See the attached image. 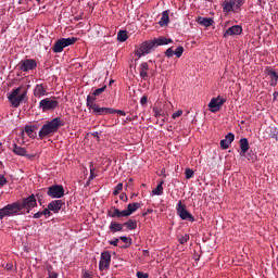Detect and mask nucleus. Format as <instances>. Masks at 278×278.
Here are the masks:
<instances>
[{"label": "nucleus", "mask_w": 278, "mask_h": 278, "mask_svg": "<svg viewBox=\"0 0 278 278\" xmlns=\"http://www.w3.org/2000/svg\"><path fill=\"white\" fill-rule=\"evenodd\" d=\"M37 204L36 194H28V198H24L22 203H8L7 206L0 208V219H4V216H16L21 214L23 208H26L27 213L29 214L30 208H35Z\"/></svg>", "instance_id": "f257e3e1"}, {"label": "nucleus", "mask_w": 278, "mask_h": 278, "mask_svg": "<svg viewBox=\"0 0 278 278\" xmlns=\"http://www.w3.org/2000/svg\"><path fill=\"white\" fill-rule=\"evenodd\" d=\"M163 45H173V39H167L166 36H160L159 39L142 41V43L136 50V55L143 58V55H149L154 47H161Z\"/></svg>", "instance_id": "f03ea898"}, {"label": "nucleus", "mask_w": 278, "mask_h": 278, "mask_svg": "<svg viewBox=\"0 0 278 278\" xmlns=\"http://www.w3.org/2000/svg\"><path fill=\"white\" fill-rule=\"evenodd\" d=\"M61 126H65V121L61 117L47 121V124H43L39 130V137L43 138L48 137V135H53V132L59 131Z\"/></svg>", "instance_id": "7ed1b4c3"}, {"label": "nucleus", "mask_w": 278, "mask_h": 278, "mask_svg": "<svg viewBox=\"0 0 278 278\" xmlns=\"http://www.w3.org/2000/svg\"><path fill=\"white\" fill-rule=\"evenodd\" d=\"M22 86L13 88L10 93H8V99L11 102L12 108H20L22 101L27 99V91L21 93Z\"/></svg>", "instance_id": "20e7f679"}, {"label": "nucleus", "mask_w": 278, "mask_h": 278, "mask_svg": "<svg viewBox=\"0 0 278 278\" xmlns=\"http://www.w3.org/2000/svg\"><path fill=\"white\" fill-rule=\"evenodd\" d=\"M86 104L88 110H92L93 115H108V108H100L99 104H97L96 91L88 94Z\"/></svg>", "instance_id": "39448f33"}, {"label": "nucleus", "mask_w": 278, "mask_h": 278, "mask_svg": "<svg viewBox=\"0 0 278 278\" xmlns=\"http://www.w3.org/2000/svg\"><path fill=\"white\" fill-rule=\"evenodd\" d=\"M77 41L76 36H70L67 39H58L55 45H53L52 50L53 52H63L65 47H70L71 45H75Z\"/></svg>", "instance_id": "423d86ee"}, {"label": "nucleus", "mask_w": 278, "mask_h": 278, "mask_svg": "<svg viewBox=\"0 0 278 278\" xmlns=\"http://www.w3.org/2000/svg\"><path fill=\"white\" fill-rule=\"evenodd\" d=\"M176 212L178 216H180V219H188L189 222H195V217H193V214L188 211L185 203H182V200H179L176 206Z\"/></svg>", "instance_id": "0eeeda50"}, {"label": "nucleus", "mask_w": 278, "mask_h": 278, "mask_svg": "<svg viewBox=\"0 0 278 278\" xmlns=\"http://www.w3.org/2000/svg\"><path fill=\"white\" fill-rule=\"evenodd\" d=\"M245 0H224L223 10L225 14H229L230 11H238L242 8Z\"/></svg>", "instance_id": "6e6552de"}, {"label": "nucleus", "mask_w": 278, "mask_h": 278, "mask_svg": "<svg viewBox=\"0 0 278 278\" xmlns=\"http://www.w3.org/2000/svg\"><path fill=\"white\" fill-rule=\"evenodd\" d=\"M47 193L49 194V198L62 200V198H64L65 194V189L62 186V184H53L52 187H48Z\"/></svg>", "instance_id": "1a4fd4ad"}, {"label": "nucleus", "mask_w": 278, "mask_h": 278, "mask_svg": "<svg viewBox=\"0 0 278 278\" xmlns=\"http://www.w3.org/2000/svg\"><path fill=\"white\" fill-rule=\"evenodd\" d=\"M59 102L58 99H50L48 98V93L46 96L45 99H41V101L39 102V109L47 111V110H55L56 108H59Z\"/></svg>", "instance_id": "9d476101"}, {"label": "nucleus", "mask_w": 278, "mask_h": 278, "mask_svg": "<svg viewBox=\"0 0 278 278\" xmlns=\"http://www.w3.org/2000/svg\"><path fill=\"white\" fill-rule=\"evenodd\" d=\"M37 66L38 61H36L35 58H26L24 61H20L21 72H33Z\"/></svg>", "instance_id": "9b49d317"}, {"label": "nucleus", "mask_w": 278, "mask_h": 278, "mask_svg": "<svg viewBox=\"0 0 278 278\" xmlns=\"http://www.w3.org/2000/svg\"><path fill=\"white\" fill-rule=\"evenodd\" d=\"M112 261V254L109 250L101 252L99 268L100 271H105V269L110 268Z\"/></svg>", "instance_id": "f8f14e48"}, {"label": "nucleus", "mask_w": 278, "mask_h": 278, "mask_svg": "<svg viewBox=\"0 0 278 278\" xmlns=\"http://www.w3.org/2000/svg\"><path fill=\"white\" fill-rule=\"evenodd\" d=\"M225 101H227V99H225L224 97H213V99H211V102L208 103V109L211 110V112H218L219 110H222Z\"/></svg>", "instance_id": "ddd939ff"}, {"label": "nucleus", "mask_w": 278, "mask_h": 278, "mask_svg": "<svg viewBox=\"0 0 278 278\" xmlns=\"http://www.w3.org/2000/svg\"><path fill=\"white\" fill-rule=\"evenodd\" d=\"M184 52H185V47L182 46L176 47V50H173V47H168L165 52V55L167 58H173V55H176V58H181L184 55Z\"/></svg>", "instance_id": "4468645a"}, {"label": "nucleus", "mask_w": 278, "mask_h": 278, "mask_svg": "<svg viewBox=\"0 0 278 278\" xmlns=\"http://www.w3.org/2000/svg\"><path fill=\"white\" fill-rule=\"evenodd\" d=\"M48 88L47 86H43V83H38L37 86L34 88V96L37 97V99L42 100V96H47Z\"/></svg>", "instance_id": "2eb2a0df"}, {"label": "nucleus", "mask_w": 278, "mask_h": 278, "mask_svg": "<svg viewBox=\"0 0 278 278\" xmlns=\"http://www.w3.org/2000/svg\"><path fill=\"white\" fill-rule=\"evenodd\" d=\"M242 30V25H231L230 28L225 30L224 38H227L228 36H240Z\"/></svg>", "instance_id": "dca6fc26"}, {"label": "nucleus", "mask_w": 278, "mask_h": 278, "mask_svg": "<svg viewBox=\"0 0 278 278\" xmlns=\"http://www.w3.org/2000/svg\"><path fill=\"white\" fill-rule=\"evenodd\" d=\"M63 205H65L64 200H56L55 198H53V200H51V203H49L50 212L53 211V214H59Z\"/></svg>", "instance_id": "f3484780"}, {"label": "nucleus", "mask_w": 278, "mask_h": 278, "mask_svg": "<svg viewBox=\"0 0 278 278\" xmlns=\"http://www.w3.org/2000/svg\"><path fill=\"white\" fill-rule=\"evenodd\" d=\"M140 207V203H128L127 208L123 211V216H130L131 214H134L135 211H138V208Z\"/></svg>", "instance_id": "a211bd4d"}, {"label": "nucleus", "mask_w": 278, "mask_h": 278, "mask_svg": "<svg viewBox=\"0 0 278 278\" xmlns=\"http://www.w3.org/2000/svg\"><path fill=\"white\" fill-rule=\"evenodd\" d=\"M11 151L15 153L17 156H27V150L23 146H17V143H13Z\"/></svg>", "instance_id": "6ab92c4d"}, {"label": "nucleus", "mask_w": 278, "mask_h": 278, "mask_svg": "<svg viewBox=\"0 0 278 278\" xmlns=\"http://www.w3.org/2000/svg\"><path fill=\"white\" fill-rule=\"evenodd\" d=\"M108 216H111V218L119 219L121 216H124V211H121V208H116V206H112V208L108 210Z\"/></svg>", "instance_id": "aec40b11"}, {"label": "nucleus", "mask_w": 278, "mask_h": 278, "mask_svg": "<svg viewBox=\"0 0 278 278\" xmlns=\"http://www.w3.org/2000/svg\"><path fill=\"white\" fill-rule=\"evenodd\" d=\"M139 74H140V77H142L143 79L149 77V63L147 62L140 63Z\"/></svg>", "instance_id": "412c9836"}, {"label": "nucleus", "mask_w": 278, "mask_h": 278, "mask_svg": "<svg viewBox=\"0 0 278 278\" xmlns=\"http://www.w3.org/2000/svg\"><path fill=\"white\" fill-rule=\"evenodd\" d=\"M37 126L26 125L24 129H22V135H28V137H35Z\"/></svg>", "instance_id": "4be33fe9"}, {"label": "nucleus", "mask_w": 278, "mask_h": 278, "mask_svg": "<svg viewBox=\"0 0 278 278\" xmlns=\"http://www.w3.org/2000/svg\"><path fill=\"white\" fill-rule=\"evenodd\" d=\"M240 148H241V153L244 155V153H247L250 149V143L248 140V137H241L240 140Z\"/></svg>", "instance_id": "5701e85b"}, {"label": "nucleus", "mask_w": 278, "mask_h": 278, "mask_svg": "<svg viewBox=\"0 0 278 278\" xmlns=\"http://www.w3.org/2000/svg\"><path fill=\"white\" fill-rule=\"evenodd\" d=\"M266 132L268 137L274 138V140L278 141V126H268V129H266Z\"/></svg>", "instance_id": "b1692460"}, {"label": "nucleus", "mask_w": 278, "mask_h": 278, "mask_svg": "<svg viewBox=\"0 0 278 278\" xmlns=\"http://www.w3.org/2000/svg\"><path fill=\"white\" fill-rule=\"evenodd\" d=\"M199 25H204L205 27H210L211 25H214L213 17H199L198 18Z\"/></svg>", "instance_id": "393cba45"}, {"label": "nucleus", "mask_w": 278, "mask_h": 278, "mask_svg": "<svg viewBox=\"0 0 278 278\" xmlns=\"http://www.w3.org/2000/svg\"><path fill=\"white\" fill-rule=\"evenodd\" d=\"M169 24V11H162V17L160 20V25L165 26Z\"/></svg>", "instance_id": "a878e982"}, {"label": "nucleus", "mask_w": 278, "mask_h": 278, "mask_svg": "<svg viewBox=\"0 0 278 278\" xmlns=\"http://www.w3.org/2000/svg\"><path fill=\"white\" fill-rule=\"evenodd\" d=\"M109 228H110V230H112V232H119V231L124 230V224L123 223H111Z\"/></svg>", "instance_id": "bb28decb"}, {"label": "nucleus", "mask_w": 278, "mask_h": 278, "mask_svg": "<svg viewBox=\"0 0 278 278\" xmlns=\"http://www.w3.org/2000/svg\"><path fill=\"white\" fill-rule=\"evenodd\" d=\"M46 268H47V271H48V277H46V278H58L59 277L58 271H54V268L51 265V263H47Z\"/></svg>", "instance_id": "cd10ccee"}, {"label": "nucleus", "mask_w": 278, "mask_h": 278, "mask_svg": "<svg viewBox=\"0 0 278 278\" xmlns=\"http://www.w3.org/2000/svg\"><path fill=\"white\" fill-rule=\"evenodd\" d=\"M267 74L270 77V85H277V83H278V74H277V72L273 71V68H269Z\"/></svg>", "instance_id": "c85d7f7f"}, {"label": "nucleus", "mask_w": 278, "mask_h": 278, "mask_svg": "<svg viewBox=\"0 0 278 278\" xmlns=\"http://www.w3.org/2000/svg\"><path fill=\"white\" fill-rule=\"evenodd\" d=\"M124 225L128 227V230H136L138 227L137 219H128Z\"/></svg>", "instance_id": "c756f323"}, {"label": "nucleus", "mask_w": 278, "mask_h": 278, "mask_svg": "<svg viewBox=\"0 0 278 278\" xmlns=\"http://www.w3.org/2000/svg\"><path fill=\"white\" fill-rule=\"evenodd\" d=\"M164 180L160 181L155 189H152V194H163L164 192Z\"/></svg>", "instance_id": "7c9ffc66"}, {"label": "nucleus", "mask_w": 278, "mask_h": 278, "mask_svg": "<svg viewBox=\"0 0 278 278\" xmlns=\"http://www.w3.org/2000/svg\"><path fill=\"white\" fill-rule=\"evenodd\" d=\"M127 30H118V34H117V40L118 41H127Z\"/></svg>", "instance_id": "2f4dec72"}, {"label": "nucleus", "mask_w": 278, "mask_h": 278, "mask_svg": "<svg viewBox=\"0 0 278 278\" xmlns=\"http://www.w3.org/2000/svg\"><path fill=\"white\" fill-rule=\"evenodd\" d=\"M106 115H112L114 112H118L119 115H126L125 110H115L114 108H106Z\"/></svg>", "instance_id": "473e14b6"}, {"label": "nucleus", "mask_w": 278, "mask_h": 278, "mask_svg": "<svg viewBox=\"0 0 278 278\" xmlns=\"http://www.w3.org/2000/svg\"><path fill=\"white\" fill-rule=\"evenodd\" d=\"M119 238L122 239V241H124V244H126V247H131L132 239L130 236H119Z\"/></svg>", "instance_id": "72a5a7b5"}, {"label": "nucleus", "mask_w": 278, "mask_h": 278, "mask_svg": "<svg viewBox=\"0 0 278 278\" xmlns=\"http://www.w3.org/2000/svg\"><path fill=\"white\" fill-rule=\"evenodd\" d=\"M235 138H236V135H233V131H228L227 148H229V146H231V142H233Z\"/></svg>", "instance_id": "f704fd0d"}, {"label": "nucleus", "mask_w": 278, "mask_h": 278, "mask_svg": "<svg viewBox=\"0 0 278 278\" xmlns=\"http://www.w3.org/2000/svg\"><path fill=\"white\" fill-rule=\"evenodd\" d=\"M189 233H185V236H180L178 241H179V244H187V242L189 241Z\"/></svg>", "instance_id": "c9c22d12"}, {"label": "nucleus", "mask_w": 278, "mask_h": 278, "mask_svg": "<svg viewBox=\"0 0 278 278\" xmlns=\"http://www.w3.org/2000/svg\"><path fill=\"white\" fill-rule=\"evenodd\" d=\"M185 175L187 179L193 178L194 170L191 167H186Z\"/></svg>", "instance_id": "e433bc0d"}, {"label": "nucleus", "mask_w": 278, "mask_h": 278, "mask_svg": "<svg viewBox=\"0 0 278 278\" xmlns=\"http://www.w3.org/2000/svg\"><path fill=\"white\" fill-rule=\"evenodd\" d=\"M124 187L123 182L116 184V187L114 188L113 194H119V192H122Z\"/></svg>", "instance_id": "4c0bfd02"}, {"label": "nucleus", "mask_w": 278, "mask_h": 278, "mask_svg": "<svg viewBox=\"0 0 278 278\" xmlns=\"http://www.w3.org/2000/svg\"><path fill=\"white\" fill-rule=\"evenodd\" d=\"M108 86H102V88H96V101L97 97L100 96L101 93H104V90L106 89Z\"/></svg>", "instance_id": "58836bf2"}, {"label": "nucleus", "mask_w": 278, "mask_h": 278, "mask_svg": "<svg viewBox=\"0 0 278 278\" xmlns=\"http://www.w3.org/2000/svg\"><path fill=\"white\" fill-rule=\"evenodd\" d=\"M220 148H228V136L226 135L224 140H220Z\"/></svg>", "instance_id": "ea45409f"}, {"label": "nucleus", "mask_w": 278, "mask_h": 278, "mask_svg": "<svg viewBox=\"0 0 278 278\" xmlns=\"http://www.w3.org/2000/svg\"><path fill=\"white\" fill-rule=\"evenodd\" d=\"M5 184H8V178H5L3 174H0V189L1 187H4Z\"/></svg>", "instance_id": "a19ab883"}, {"label": "nucleus", "mask_w": 278, "mask_h": 278, "mask_svg": "<svg viewBox=\"0 0 278 278\" xmlns=\"http://www.w3.org/2000/svg\"><path fill=\"white\" fill-rule=\"evenodd\" d=\"M153 112H154L155 118H161L162 110H160L159 108H153Z\"/></svg>", "instance_id": "79ce46f5"}, {"label": "nucleus", "mask_w": 278, "mask_h": 278, "mask_svg": "<svg viewBox=\"0 0 278 278\" xmlns=\"http://www.w3.org/2000/svg\"><path fill=\"white\" fill-rule=\"evenodd\" d=\"M182 114L184 110H176L175 113H173L172 118H179V116Z\"/></svg>", "instance_id": "37998d69"}, {"label": "nucleus", "mask_w": 278, "mask_h": 278, "mask_svg": "<svg viewBox=\"0 0 278 278\" xmlns=\"http://www.w3.org/2000/svg\"><path fill=\"white\" fill-rule=\"evenodd\" d=\"M42 215L43 216H51L50 203H48V208H43Z\"/></svg>", "instance_id": "c03bdc74"}, {"label": "nucleus", "mask_w": 278, "mask_h": 278, "mask_svg": "<svg viewBox=\"0 0 278 278\" xmlns=\"http://www.w3.org/2000/svg\"><path fill=\"white\" fill-rule=\"evenodd\" d=\"M119 200H124L125 203H127V201H128V194H126V192L121 191Z\"/></svg>", "instance_id": "a18cd8bd"}, {"label": "nucleus", "mask_w": 278, "mask_h": 278, "mask_svg": "<svg viewBox=\"0 0 278 278\" xmlns=\"http://www.w3.org/2000/svg\"><path fill=\"white\" fill-rule=\"evenodd\" d=\"M138 278H149V274L144 271H137Z\"/></svg>", "instance_id": "49530a36"}, {"label": "nucleus", "mask_w": 278, "mask_h": 278, "mask_svg": "<svg viewBox=\"0 0 278 278\" xmlns=\"http://www.w3.org/2000/svg\"><path fill=\"white\" fill-rule=\"evenodd\" d=\"M40 216H43V211H37L36 214H34V219H40Z\"/></svg>", "instance_id": "de8ad7c7"}, {"label": "nucleus", "mask_w": 278, "mask_h": 278, "mask_svg": "<svg viewBox=\"0 0 278 278\" xmlns=\"http://www.w3.org/2000/svg\"><path fill=\"white\" fill-rule=\"evenodd\" d=\"M118 242H119V239H112L110 241V244H112L113 247H118Z\"/></svg>", "instance_id": "09e8293b"}, {"label": "nucleus", "mask_w": 278, "mask_h": 278, "mask_svg": "<svg viewBox=\"0 0 278 278\" xmlns=\"http://www.w3.org/2000/svg\"><path fill=\"white\" fill-rule=\"evenodd\" d=\"M148 103V97H141L140 104L144 105Z\"/></svg>", "instance_id": "8fccbe9b"}, {"label": "nucleus", "mask_w": 278, "mask_h": 278, "mask_svg": "<svg viewBox=\"0 0 278 278\" xmlns=\"http://www.w3.org/2000/svg\"><path fill=\"white\" fill-rule=\"evenodd\" d=\"M93 178H96L94 170H90L89 181H93Z\"/></svg>", "instance_id": "3c124183"}, {"label": "nucleus", "mask_w": 278, "mask_h": 278, "mask_svg": "<svg viewBox=\"0 0 278 278\" xmlns=\"http://www.w3.org/2000/svg\"><path fill=\"white\" fill-rule=\"evenodd\" d=\"M153 208H147V211H143V216H147L148 214H152Z\"/></svg>", "instance_id": "603ef678"}, {"label": "nucleus", "mask_w": 278, "mask_h": 278, "mask_svg": "<svg viewBox=\"0 0 278 278\" xmlns=\"http://www.w3.org/2000/svg\"><path fill=\"white\" fill-rule=\"evenodd\" d=\"M83 277L85 278H91V274H89V271H83Z\"/></svg>", "instance_id": "864d4df0"}, {"label": "nucleus", "mask_w": 278, "mask_h": 278, "mask_svg": "<svg viewBox=\"0 0 278 278\" xmlns=\"http://www.w3.org/2000/svg\"><path fill=\"white\" fill-rule=\"evenodd\" d=\"M277 96H278V91H275L274 92V99H277Z\"/></svg>", "instance_id": "5fc2aeb1"}, {"label": "nucleus", "mask_w": 278, "mask_h": 278, "mask_svg": "<svg viewBox=\"0 0 278 278\" xmlns=\"http://www.w3.org/2000/svg\"><path fill=\"white\" fill-rule=\"evenodd\" d=\"M94 137H99V131H93Z\"/></svg>", "instance_id": "6e6d98bb"}, {"label": "nucleus", "mask_w": 278, "mask_h": 278, "mask_svg": "<svg viewBox=\"0 0 278 278\" xmlns=\"http://www.w3.org/2000/svg\"><path fill=\"white\" fill-rule=\"evenodd\" d=\"M146 253L149 255V250H143V255H146Z\"/></svg>", "instance_id": "4d7b16f0"}, {"label": "nucleus", "mask_w": 278, "mask_h": 278, "mask_svg": "<svg viewBox=\"0 0 278 278\" xmlns=\"http://www.w3.org/2000/svg\"><path fill=\"white\" fill-rule=\"evenodd\" d=\"M114 80H110V85H113Z\"/></svg>", "instance_id": "13d9d810"}, {"label": "nucleus", "mask_w": 278, "mask_h": 278, "mask_svg": "<svg viewBox=\"0 0 278 278\" xmlns=\"http://www.w3.org/2000/svg\"><path fill=\"white\" fill-rule=\"evenodd\" d=\"M126 121H132V118L127 117Z\"/></svg>", "instance_id": "bf43d9fd"}, {"label": "nucleus", "mask_w": 278, "mask_h": 278, "mask_svg": "<svg viewBox=\"0 0 278 278\" xmlns=\"http://www.w3.org/2000/svg\"><path fill=\"white\" fill-rule=\"evenodd\" d=\"M164 178H166V173H164Z\"/></svg>", "instance_id": "052dcab7"}, {"label": "nucleus", "mask_w": 278, "mask_h": 278, "mask_svg": "<svg viewBox=\"0 0 278 278\" xmlns=\"http://www.w3.org/2000/svg\"><path fill=\"white\" fill-rule=\"evenodd\" d=\"M277 266H278V255H277Z\"/></svg>", "instance_id": "680f3d73"}, {"label": "nucleus", "mask_w": 278, "mask_h": 278, "mask_svg": "<svg viewBox=\"0 0 278 278\" xmlns=\"http://www.w3.org/2000/svg\"><path fill=\"white\" fill-rule=\"evenodd\" d=\"M258 3H262V0H258Z\"/></svg>", "instance_id": "e2e57ef3"}, {"label": "nucleus", "mask_w": 278, "mask_h": 278, "mask_svg": "<svg viewBox=\"0 0 278 278\" xmlns=\"http://www.w3.org/2000/svg\"><path fill=\"white\" fill-rule=\"evenodd\" d=\"M130 182H132V178H130Z\"/></svg>", "instance_id": "0e129e2a"}]
</instances>
